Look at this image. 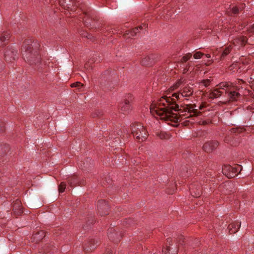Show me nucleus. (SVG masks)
<instances>
[{
    "label": "nucleus",
    "mask_w": 254,
    "mask_h": 254,
    "mask_svg": "<svg viewBox=\"0 0 254 254\" xmlns=\"http://www.w3.org/2000/svg\"><path fill=\"white\" fill-rule=\"evenodd\" d=\"M229 185V183H228L227 184H225V185H224V186L226 187H227V185Z\"/></svg>",
    "instance_id": "47"
},
{
    "label": "nucleus",
    "mask_w": 254,
    "mask_h": 254,
    "mask_svg": "<svg viewBox=\"0 0 254 254\" xmlns=\"http://www.w3.org/2000/svg\"><path fill=\"white\" fill-rule=\"evenodd\" d=\"M217 86L218 88L214 89L210 93L209 96L210 98H216L220 97L223 93V91L220 90L225 91L226 93L228 94L229 100L231 101H237L240 97V94L236 92L238 87L234 85L232 82H222L219 83Z\"/></svg>",
    "instance_id": "3"
},
{
    "label": "nucleus",
    "mask_w": 254,
    "mask_h": 254,
    "mask_svg": "<svg viewBox=\"0 0 254 254\" xmlns=\"http://www.w3.org/2000/svg\"><path fill=\"white\" fill-rule=\"evenodd\" d=\"M192 89L189 86H186L178 93H175L171 97H162L157 103H153L150 106V112L153 116H158L161 120L165 121H171L173 122H178L179 117L177 114L173 113L172 111H179V116H182L181 114L184 112H188L190 116H197L200 112L195 109V105H186L180 108L179 105L176 103L177 100H181L183 97H190L192 94Z\"/></svg>",
    "instance_id": "1"
},
{
    "label": "nucleus",
    "mask_w": 254,
    "mask_h": 254,
    "mask_svg": "<svg viewBox=\"0 0 254 254\" xmlns=\"http://www.w3.org/2000/svg\"><path fill=\"white\" fill-rule=\"evenodd\" d=\"M143 27H147L146 24H143V25L136 27L131 29V30L126 31V32L124 34V36L126 38H130L131 37L134 36L138 31L139 29L141 30L143 29Z\"/></svg>",
    "instance_id": "11"
},
{
    "label": "nucleus",
    "mask_w": 254,
    "mask_h": 254,
    "mask_svg": "<svg viewBox=\"0 0 254 254\" xmlns=\"http://www.w3.org/2000/svg\"><path fill=\"white\" fill-rule=\"evenodd\" d=\"M87 35H86V37L88 38V39H91L93 37V36L91 35V34H86ZM85 36V35L84 36Z\"/></svg>",
    "instance_id": "35"
},
{
    "label": "nucleus",
    "mask_w": 254,
    "mask_h": 254,
    "mask_svg": "<svg viewBox=\"0 0 254 254\" xmlns=\"http://www.w3.org/2000/svg\"><path fill=\"white\" fill-rule=\"evenodd\" d=\"M131 133L138 142H141L146 139L147 132L144 127L139 123L132 124L130 126Z\"/></svg>",
    "instance_id": "4"
},
{
    "label": "nucleus",
    "mask_w": 254,
    "mask_h": 254,
    "mask_svg": "<svg viewBox=\"0 0 254 254\" xmlns=\"http://www.w3.org/2000/svg\"><path fill=\"white\" fill-rule=\"evenodd\" d=\"M66 188V184L64 182H62L59 186V190L60 192L64 191Z\"/></svg>",
    "instance_id": "23"
},
{
    "label": "nucleus",
    "mask_w": 254,
    "mask_h": 254,
    "mask_svg": "<svg viewBox=\"0 0 254 254\" xmlns=\"http://www.w3.org/2000/svg\"><path fill=\"white\" fill-rule=\"evenodd\" d=\"M125 134H123L122 131H121V134L118 133V134L119 136H120V138L124 139L125 137L127 136L128 131L127 130V132L126 133L125 132Z\"/></svg>",
    "instance_id": "28"
},
{
    "label": "nucleus",
    "mask_w": 254,
    "mask_h": 254,
    "mask_svg": "<svg viewBox=\"0 0 254 254\" xmlns=\"http://www.w3.org/2000/svg\"><path fill=\"white\" fill-rule=\"evenodd\" d=\"M39 234H41V236H43V235H44V232L43 231H41L40 233H39V234H36L35 237H37L38 235Z\"/></svg>",
    "instance_id": "37"
},
{
    "label": "nucleus",
    "mask_w": 254,
    "mask_h": 254,
    "mask_svg": "<svg viewBox=\"0 0 254 254\" xmlns=\"http://www.w3.org/2000/svg\"><path fill=\"white\" fill-rule=\"evenodd\" d=\"M9 38V34L8 32H3L0 35V47L7 44Z\"/></svg>",
    "instance_id": "14"
},
{
    "label": "nucleus",
    "mask_w": 254,
    "mask_h": 254,
    "mask_svg": "<svg viewBox=\"0 0 254 254\" xmlns=\"http://www.w3.org/2000/svg\"><path fill=\"white\" fill-rule=\"evenodd\" d=\"M106 205H107V203L104 200H101L99 201L97 204V206L99 208V211H100V210L103 208V206Z\"/></svg>",
    "instance_id": "22"
},
{
    "label": "nucleus",
    "mask_w": 254,
    "mask_h": 254,
    "mask_svg": "<svg viewBox=\"0 0 254 254\" xmlns=\"http://www.w3.org/2000/svg\"><path fill=\"white\" fill-rule=\"evenodd\" d=\"M9 148V145L8 144H4V146L3 147H0V154L1 153H5Z\"/></svg>",
    "instance_id": "24"
},
{
    "label": "nucleus",
    "mask_w": 254,
    "mask_h": 254,
    "mask_svg": "<svg viewBox=\"0 0 254 254\" xmlns=\"http://www.w3.org/2000/svg\"><path fill=\"white\" fill-rule=\"evenodd\" d=\"M172 240L169 238L167 240L166 247L162 249L163 254H177L179 245H182L183 238L181 237L179 241L178 244L176 243L174 246L171 244Z\"/></svg>",
    "instance_id": "5"
},
{
    "label": "nucleus",
    "mask_w": 254,
    "mask_h": 254,
    "mask_svg": "<svg viewBox=\"0 0 254 254\" xmlns=\"http://www.w3.org/2000/svg\"><path fill=\"white\" fill-rule=\"evenodd\" d=\"M153 60V56L145 57L142 59L141 63L142 65L145 66L150 65L152 64V61Z\"/></svg>",
    "instance_id": "18"
},
{
    "label": "nucleus",
    "mask_w": 254,
    "mask_h": 254,
    "mask_svg": "<svg viewBox=\"0 0 254 254\" xmlns=\"http://www.w3.org/2000/svg\"><path fill=\"white\" fill-rule=\"evenodd\" d=\"M22 55L25 61L34 66L35 69L39 72H44L47 70V62H42L41 58L38 56L37 51L31 50V47L28 41H25L22 48Z\"/></svg>",
    "instance_id": "2"
},
{
    "label": "nucleus",
    "mask_w": 254,
    "mask_h": 254,
    "mask_svg": "<svg viewBox=\"0 0 254 254\" xmlns=\"http://www.w3.org/2000/svg\"><path fill=\"white\" fill-rule=\"evenodd\" d=\"M212 53L214 56H216L217 54V50L214 51L212 52Z\"/></svg>",
    "instance_id": "40"
},
{
    "label": "nucleus",
    "mask_w": 254,
    "mask_h": 254,
    "mask_svg": "<svg viewBox=\"0 0 254 254\" xmlns=\"http://www.w3.org/2000/svg\"><path fill=\"white\" fill-rule=\"evenodd\" d=\"M244 128H234L232 130V132L235 133H240L243 131Z\"/></svg>",
    "instance_id": "26"
},
{
    "label": "nucleus",
    "mask_w": 254,
    "mask_h": 254,
    "mask_svg": "<svg viewBox=\"0 0 254 254\" xmlns=\"http://www.w3.org/2000/svg\"><path fill=\"white\" fill-rule=\"evenodd\" d=\"M88 65H89V64H85V66L87 67H88Z\"/></svg>",
    "instance_id": "45"
},
{
    "label": "nucleus",
    "mask_w": 254,
    "mask_h": 254,
    "mask_svg": "<svg viewBox=\"0 0 254 254\" xmlns=\"http://www.w3.org/2000/svg\"><path fill=\"white\" fill-rule=\"evenodd\" d=\"M133 99V97L131 94H127L126 96L125 101L120 104V111L123 114H125L129 112L131 109V102Z\"/></svg>",
    "instance_id": "8"
},
{
    "label": "nucleus",
    "mask_w": 254,
    "mask_h": 254,
    "mask_svg": "<svg viewBox=\"0 0 254 254\" xmlns=\"http://www.w3.org/2000/svg\"><path fill=\"white\" fill-rule=\"evenodd\" d=\"M13 210L14 213H17L18 215L22 213V208L21 205V202L17 199L13 204Z\"/></svg>",
    "instance_id": "15"
},
{
    "label": "nucleus",
    "mask_w": 254,
    "mask_h": 254,
    "mask_svg": "<svg viewBox=\"0 0 254 254\" xmlns=\"http://www.w3.org/2000/svg\"><path fill=\"white\" fill-rule=\"evenodd\" d=\"M232 48V44H230L228 46L226 47L223 50V52L221 55V60L223 59L227 55H228Z\"/></svg>",
    "instance_id": "19"
},
{
    "label": "nucleus",
    "mask_w": 254,
    "mask_h": 254,
    "mask_svg": "<svg viewBox=\"0 0 254 254\" xmlns=\"http://www.w3.org/2000/svg\"><path fill=\"white\" fill-rule=\"evenodd\" d=\"M206 57L207 58H210L211 57V56L210 54H206Z\"/></svg>",
    "instance_id": "42"
},
{
    "label": "nucleus",
    "mask_w": 254,
    "mask_h": 254,
    "mask_svg": "<svg viewBox=\"0 0 254 254\" xmlns=\"http://www.w3.org/2000/svg\"><path fill=\"white\" fill-rule=\"evenodd\" d=\"M244 4H241L239 6H232L230 8V10L228 11V12L231 13L233 14H236L239 13V10H241L244 8Z\"/></svg>",
    "instance_id": "17"
},
{
    "label": "nucleus",
    "mask_w": 254,
    "mask_h": 254,
    "mask_svg": "<svg viewBox=\"0 0 254 254\" xmlns=\"http://www.w3.org/2000/svg\"><path fill=\"white\" fill-rule=\"evenodd\" d=\"M184 80L182 79H180L175 85V88H178L183 82Z\"/></svg>",
    "instance_id": "33"
},
{
    "label": "nucleus",
    "mask_w": 254,
    "mask_h": 254,
    "mask_svg": "<svg viewBox=\"0 0 254 254\" xmlns=\"http://www.w3.org/2000/svg\"><path fill=\"white\" fill-rule=\"evenodd\" d=\"M247 41V39L246 37L239 36L234 39L232 44L235 47H237L238 48H239L240 47L245 45Z\"/></svg>",
    "instance_id": "10"
},
{
    "label": "nucleus",
    "mask_w": 254,
    "mask_h": 254,
    "mask_svg": "<svg viewBox=\"0 0 254 254\" xmlns=\"http://www.w3.org/2000/svg\"><path fill=\"white\" fill-rule=\"evenodd\" d=\"M190 66V63H188L186 67L184 69L183 73H186L189 70V67Z\"/></svg>",
    "instance_id": "29"
},
{
    "label": "nucleus",
    "mask_w": 254,
    "mask_h": 254,
    "mask_svg": "<svg viewBox=\"0 0 254 254\" xmlns=\"http://www.w3.org/2000/svg\"><path fill=\"white\" fill-rule=\"evenodd\" d=\"M27 41L29 42V44L31 47V50H33V49L35 50L36 49V50L37 51L38 56L41 58V56L39 55V50L38 49H39V47H38V46H37L38 44L35 43L33 44V45H31L30 44L31 43L30 41L28 40Z\"/></svg>",
    "instance_id": "21"
},
{
    "label": "nucleus",
    "mask_w": 254,
    "mask_h": 254,
    "mask_svg": "<svg viewBox=\"0 0 254 254\" xmlns=\"http://www.w3.org/2000/svg\"><path fill=\"white\" fill-rule=\"evenodd\" d=\"M82 86H83V84L79 82H77L71 84V87H77L80 88Z\"/></svg>",
    "instance_id": "27"
},
{
    "label": "nucleus",
    "mask_w": 254,
    "mask_h": 254,
    "mask_svg": "<svg viewBox=\"0 0 254 254\" xmlns=\"http://www.w3.org/2000/svg\"><path fill=\"white\" fill-rule=\"evenodd\" d=\"M209 63L207 64V65H209L211 63H212V61L210 60L208 61Z\"/></svg>",
    "instance_id": "44"
},
{
    "label": "nucleus",
    "mask_w": 254,
    "mask_h": 254,
    "mask_svg": "<svg viewBox=\"0 0 254 254\" xmlns=\"http://www.w3.org/2000/svg\"><path fill=\"white\" fill-rule=\"evenodd\" d=\"M159 137L161 139H166V137L165 136V134L162 133L159 135Z\"/></svg>",
    "instance_id": "34"
},
{
    "label": "nucleus",
    "mask_w": 254,
    "mask_h": 254,
    "mask_svg": "<svg viewBox=\"0 0 254 254\" xmlns=\"http://www.w3.org/2000/svg\"><path fill=\"white\" fill-rule=\"evenodd\" d=\"M226 141L228 142V139H226Z\"/></svg>",
    "instance_id": "48"
},
{
    "label": "nucleus",
    "mask_w": 254,
    "mask_h": 254,
    "mask_svg": "<svg viewBox=\"0 0 254 254\" xmlns=\"http://www.w3.org/2000/svg\"><path fill=\"white\" fill-rule=\"evenodd\" d=\"M4 130V126L3 123L0 121V131L2 132Z\"/></svg>",
    "instance_id": "32"
},
{
    "label": "nucleus",
    "mask_w": 254,
    "mask_h": 254,
    "mask_svg": "<svg viewBox=\"0 0 254 254\" xmlns=\"http://www.w3.org/2000/svg\"><path fill=\"white\" fill-rule=\"evenodd\" d=\"M222 172L228 178H233L238 175V172L242 170V166L237 165L236 167H232L230 165H225L222 167Z\"/></svg>",
    "instance_id": "6"
},
{
    "label": "nucleus",
    "mask_w": 254,
    "mask_h": 254,
    "mask_svg": "<svg viewBox=\"0 0 254 254\" xmlns=\"http://www.w3.org/2000/svg\"><path fill=\"white\" fill-rule=\"evenodd\" d=\"M192 57L191 53H188L183 57L181 60V63H184L188 61Z\"/></svg>",
    "instance_id": "20"
},
{
    "label": "nucleus",
    "mask_w": 254,
    "mask_h": 254,
    "mask_svg": "<svg viewBox=\"0 0 254 254\" xmlns=\"http://www.w3.org/2000/svg\"><path fill=\"white\" fill-rule=\"evenodd\" d=\"M203 55V54L201 53L200 52H197L195 53L193 57L195 59H199L201 58V57Z\"/></svg>",
    "instance_id": "25"
},
{
    "label": "nucleus",
    "mask_w": 254,
    "mask_h": 254,
    "mask_svg": "<svg viewBox=\"0 0 254 254\" xmlns=\"http://www.w3.org/2000/svg\"><path fill=\"white\" fill-rule=\"evenodd\" d=\"M241 224V222L239 221H236L231 224H230L228 226L229 229V232L231 234L235 233L238 232V230L240 228Z\"/></svg>",
    "instance_id": "13"
},
{
    "label": "nucleus",
    "mask_w": 254,
    "mask_h": 254,
    "mask_svg": "<svg viewBox=\"0 0 254 254\" xmlns=\"http://www.w3.org/2000/svg\"><path fill=\"white\" fill-rule=\"evenodd\" d=\"M95 241H96L94 239H90L87 244H86V245L84 247L85 252L87 253L91 251L96 248L98 245V242L96 241L95 243Z\"/></svg>",
    "instance_id": "12"
},
{
    "label": "nucleus",
    "mask_w": 254,
    "mask_h": 254,
    "mask_svg": "<svg viewBox=\"0 0 254 254\" xmlns=\"http://www.w3.org/2000/svg\"><path fill=\"white\" fill-rule=\"evenodd\" d=\"M250 84L251 85V86L253 87L254 89V79L251 82H250Z\"/></svg>",
    "instance_id": "38"
},
{
    "label": "nucleus",
    "mask_w": 254,
    "mask_h": 254,
    "mask_svg": "<svg viewBox=\"0 0 254 254\" xmlns=\"http://www.w3.org/2000/svg\"><path fill=\"white\" fill-rule=\"evenodd\" d=\"M217 141L212 140L206 142L203 145V150L206 152H210L218 146Z\"/></svg>",
    "instance_id": "9"
},
{
    "label": "nucleus",
    "mask_w": 254,
    "mask_h": 254,
    "mask_svg": "<svg viewBox=\"0 0 254 254\" xmlns=\"http://www.w3.org/2000/svg\"><path fill=\"white\" fill-rule=\"evenodd\" d=\"M68 184L70 185L71 187H72L75 184H79V185H82L83 182H81L79 179L76 176H72L68 178Z\"/></svg>",
    "instance_id": "16"
},
{
    "label": "nucleus",
    "mask_w": 254,
    "mask_h": 254,
    "mask_svg": "<svg viewBox=\"0 0 254 254\" xmlns=\"http://www.w3.org/2000/svg\"><path fill=\"white\" fill-rule=\"evenodd\" d=\"M115 230V229H113L112 228L109 231V232H108V237H109V238L111 240H113L114 239V236H112V235L110 233H111L112 231H114Z\"/></svg>",
    "instance_id": "30"
},
{
    "label": "nucleus",
    "mask_w": 254,
    "mask_h": 254,
    "mask_svg": "<svg viewBox=\"0 0 254 254\" xmlns=\"http://www.w3.org/2000/svg\"><path fill=\"white\" fill-rule=\"evenodd\" d=\"M199 108L200 109H202V107L201 106H200L199 107Z\"/></svg>",
    "instance_id": "46"
},
{
    "label": "nucleus",
    "mask_w": 254,
    "mask_h": 254,
    "mask_svg": "<svg viewBox=\"0 0 254 254\" xmlns=\"http://www.w3.org/2000/svg\"><path fill=\"white\" fill-rule=\"evenodd\" d=\"M253 29H254V24L253 25Z\"/></svg>",
    "instance_id": "49"
},
{
    "label": "nucleus",
    "mask_w": 254,
    "mask_h": 254,
    "mask_svg": "<svg viewBox=\"0 0 254 254\" xmlns=\"http://www.w3.org/2000/svg\"><path fill=\"white\" fill-rule=\"evenodd\" d=\"M202 84L205 87L208 86L210 84L209 80H204L202 81Z\"/></svg>",
    "instance_id": "31"
},
{
    "label": "nucleus",
    "mask_w": 254,
    "mask_h": 254,
    "mask_svg": "<svg viewBox=\"0 0 254 254\" xmlns=\"http://www.w3.org/2000/svg\"><path fill=\"white\" fill-rule=\"evenodd\" d=\"M18 52L13 46H8L4 52V58L6 62H11L18 58Z\"/></svg>",
    "instance_id": "7"
},
{
    "label": "nucleus",
    "mask_w": 254,
    "mask_h": 254,
    "mask_svg": "<svg viewBox=\"0 0 254 254\" xmlns=\"http://www.w3.org/2000/svg\"><path fill=\"white\" fill-rule=\"evenodd\" d=\"M118 137H116L114 139H115V142H118L119 140H120V139L119 138V139H118Z\"/></svg>",
    "instance_id": "41"
},
{
    "label": "nucleus",
    "mask_w": 254,
    "mask_h": 254,
    "mask_svg": "<svg viewBox=\"0 0 254 254\" xmlns=\"http://www.w3.org/2000/svg\"><path fill=\"white\" fill-rule=\"evenodd\" d=\"M112 252L110 251V250H108L107 252V254H111Z\"/></svg>",
    "instance_id": "43"
},
{
    "label": "nucleus",
    "mask_w": 254,
    "mask_h": 254,
    "mask_svg": "<svg viewBox=\"0 0 254 254\" xmlns=\"http://www.w3.org/2000/svg\"><path fill=\"white\" fill-rule=\"evenodd\" d=\"M244 82V81H243V80H241V79H239V80H238V84H242V83H243Z\"/></svg>",
    "instance_id": "39"
},
{
    "label": "nucleus",
    "mask_w": 254,
    "mask_h": 254,
    "mask_svg": "<svg viewBox=\"0 0 254 254\" xmlns=\"http://www.w3.org/2000/svg\"><path fill=\"white\" fill-rule=\"evenodd\" d=\"M127 160V155H126V158L125 157H123L122 162L123 163H124V162L126 163Z\"/></svg>",
    "instance_id": "36"
}]
</instances>
